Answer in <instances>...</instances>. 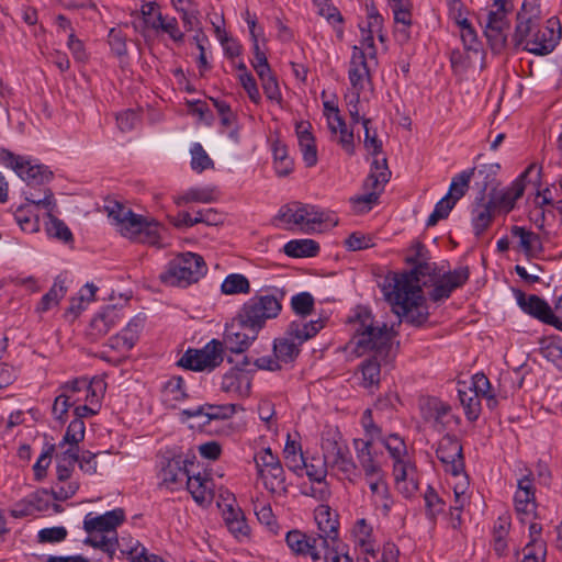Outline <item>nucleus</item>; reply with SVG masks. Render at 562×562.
<instances>
[{
	"mask_svg": "<svg viewBox=\"0 0 562 562\" xmlns=\"http://www.w3.org/2000/svg\"><path fill=\"white\" fill-rule=\"evenodd\" d=\"M540 10L537 0H524L517 13V24L513 41L517 47L535 55L551 53L562 36V27L557 18H551L542 26L539 25Z\"/></svg>",
	"mask_w": 562,
	"mask_h": 562,
	"instance_id": "obj_1",
	"label": "nucleus"
},
{
	"mask_svg": "<svg viewBox=\"0 0 562 562\" xmlns=\"http://www.w3.org/2000/svg\"><path fill=\"white\" fill-rule=\"evenodd\" d=\"M323 321H293L288 326L282 337L273 341V355L257 358L254 364L260 370L280 371L286 364L292 363L300 355L301 345L314 337L322 328Z\"/></svg>",
	"mask_w": 562,
	"mask_h": 562,
	"instance_id": "obj_2",
	"label": "nucleus"
},
{
	"mask_svg": "<svg viewBox=\"0 0 562 562\" xmlns=\"http://www.w3.org/2000/svg\"><path fill=\"white\" fill-rule=\"evenodd\" d=\"M351 323L355 333L349 344L358 356L373 353L376 359L392 361L393 331L386 324H376L367 310H359Z\"/></svg>",
	"mask_w": 562,
	"mask_h": 562,
	"instance_id": "obj_3",
	"label": "nucleus"
},
{
	"mask_svg": "<svg viewBox=\"0 0 562 562\" xmlns=\"http://www.w3.org/2000/svg\"><path fill=\"white\" fill-rule=\"evenodd\" d=\"M285 292L272 289L271 292L256 294L239 310L236 321L241 329L261 330L267 321L279 316Z\"/></svg>",
	"mask_w": 562,
	"mask_h": 562,
	"instance_id": "obj_4",
	"label": "nucleus"
},
{
	"mask_svg": "<svg viewBox=\"0 0 562 562\" xmlns=\"http://www.w3.org/2000/svg\"><path fill=\"white\" fill-rule=\"evenodd\" d=\"M414 248L415 255L407 258V261L414 265V268L409 272L394 274L385 284L387 289L423 294L422 286H426L435 280L436 266L427 261L425 246L417 243Z\"/></svg>",
	"mask_w": 562,
	"mask_h": 562,
	"instance_id": "obj_5",
	"label": "nucleus"
},
{
	"mask_svg": "<svg viewBox=\"0 0 562 562\" xmlns=\"http://www.w3.org/2000/svg\"><path fill=\"white\" fill-rule=\"evenodd\" d=\"M274 220L282 223L288 229L297 227L306 234L314 232L316 226L324 223L337 225V218L333 213L302 202H292L281 206Z\"/></svg>",
	"mask_w": 562,
	"mask_h": 562,
	"instance_id": "obj_6",
	"label": "nucleus"
},
{
	"mask_svg": "<svg viewBox=\"0 0 562 562\" xmlns=\"http://www.w3.org/2000/svg\"><path fill=\"white\" fill-rule=\"evenodd\" d=\"M384 447L393 459V475L397 490L406 497L418 490L416 467L412 462L404 440L396 434L382 438Z\"/></svg>",
	"mask_w": 562,
	"mask_h": 562,
	"instance_id": "obj_7",
	"label": "nucleus"
},
{
	"mask_svg": "<svg viewBox=\"0 0 562 562\" xmlns=\"http://www.w3.org/2000/svg\"><path fill=\"white\" fill-rule=\"evenodd\" d=\"M207 271L202 256L186 252L172 259L160 274L162 283L170 286L187 288L198 282Z\"/></svg>",
	"mask_w": 562,
	"mask_h": 562,
	"instance_id": "obj_8",
	"label": "nucleus"
},
{
	"mask_svg": "<svg viewBox=\"0 0 562 562\" xmlns=\"http://www.w3.org/2000/svg\"><path fill=\"white\" fill-rule=\"evenodd\" d=\"M387 302L392 305L393 312L400 317H405L406 322L420 326L428 319V312L423 306L424 296L414 292H405L387 289L383 286Z\"/></svg>",
	"mask_w": 562,
	"mask_h": 562,
	"instance_id": "obj_9",
	"label": "nucleus"
},
{
	"mask_svg": "<svg viewBox=\"0 0 562 562\" xmlns=\"http://www.w3.org/2000/svg\"><path fill=\"white\" fill-rule=\"evenodd\" d=\"M223 346L213 339L203 349H188L177 361V366L192 370H212L223 361Z\"/></svg>",
	"mask_w": 562,
	"mask_h": 562,
	"instance_id": "obj_10",
	"label": "nucleus"
},
{
	"mask_svg": "<svg viewBox=\"0 0 562 562\" xmlns=\"http://www.w3.org/2000/svg\"><path fill=\"white\" fill-rule=\"evenodd\" d=\"M0 160L12 168L27 186L48 183L53 179V172L46 166L31 165L24 157L8 149L0 150Z\"/></svg>",
	"mask_w": 562,
	"mask_h": 562,
	"instance_id": "obj_11",
	"label": "nucleus"
},
{
	"mask_svg": "<svg viewBox=\"0 0 562 562\" xmlns=\"http://www.w3.org/2000/svg\"><path fill=\"white\" fill-rule=\"evenodd\" d=\"M285 542L290 550L300 555H308L312 562H326V541L294 529L286 533Z\"/></svg>",
	"mask_w": 562,
	"mask_h": 562,
	"instance_id": "obj_12",
	"label": "nucleus"
},
{
	"mask_svg": "<svg viewBox=\"0 0 562 562\" xmlns=\"http://www.w3.org/2000/svg\"><path fill=\"white\" fill-rule=\"evenodd\" d=\"M27 200L34 203L37 209L43 207L47 211L48 222L46 223L45 229L48 236L57 238L64 243L72 240V233L68 226L53 214L56 211L57 204L50 189L44 190V196L42 199H34L31 195L27 196Z\"/></svg>",
	"mask_w": 562,
	"mask_h": 562,
	"instance_id": "obj_13",
	"label": "nucleus"
},
{
	"mask_svg": "<svg viewBox=\"0 0 562 562\" xmlns=\"http://www.w3.org/2000/svg\"><path fill=\"white\" fill-rule=\"evenodd\" d=\"M506 7L497 4V9L487 12L484 33L494 52H501L505 48L507 42V31L509 23L506 19Z\"/></svg>",
	"mask_w": 562,
	"mask_h": 562,
	"instance_id": "obj_14",
	"label": "nucleus"
},
{
	"mask_svg": "<svg viewBox=\"0 0 562 562\" xmlns=\"http://www.w3.org/2000/svg\"><path fill=\"white\" fill-rule=\"evenodd\" d=\"M436 454L442 463L446 472L451 473L454 476L463 473L464 459L462 445L457 437L451 435L443 436L438 443Z\"/></svg>",
	"mask_w": 562,
	"mask_h": 562,
	"instance_id": "obj_15",
	"label": "nucleus"
},
{
	"mask_svg": "<svg viewBox=\"0 0 562 562\" xmlns=\"http://www.w3.org/2000/svg\"><path fill=\"white\" fill-rule=\"evenodd\" d=\"M353 446L356 449L357 465L358 470L360 471V479L363 477L364 481H369L385 475L376 453L372 450V446H370V441H363V439H355Z\"/></svg>",
	"mask_w": 562,
	"mask_h": 562,
	"instance_id": "obj_16",
	"label": "nucleus"
},
{
	"mask_svg": "<svg viewBox=\"0 0 562 562\" xmlns=\"http://www.w3.org/2000/svg\"><path fill=\"white\" fill-rule=\"evenodd\" d=\"M470 277V269L468 266H460L452 271L446 272L434 284L432 291L429 293L434 302H439L448 299L451 293L463 286Z\"/></svg>",
	"mask_w": 562,
	"mask_h": 562,
	"instance_id": "obj_17",
	"label": "nucleus"
},
{
	"mask_svg": "<svg viewBox=\"0 0 562 562\" xmlns=\"http://www.w3.org/2000/svg\"><path fill=\"white\" fill-rule=\"evenodd\" d=\"M125 520V512L123 508H115L103 515L94 516L92 513L86 515L83 519V529L88 533L94 531L104 532L116 536V528Z\"/></svg>",
	"mask_w": 562,
	"mask_h": 562,
	"instance_id": "obj_18",
	"label": "nucleus"
},
{
	"mask_svg": "<svg viewBox=\"0 0 562 562\" xmlns=\"http://www.w3.org/2000/svg\"><path fill=\"white\" fill-rule=\"evenodd\" d=\"M315 521L318 533L316 538L326 541V548L334 546L338 538V516L331 512L329 506L321 505L315 509Z\"/></svg>",
	"mask_w": 562,
	"mask_h": 562,
	"instance_id": "obj_19",
	"label": "nucleus"
},
{
	"mask_svg": "<svg viewBox=\"0 0 562 562\" xmlns=\"http://www.w3.org/2000/svg\"><path fill=\"white\" fill-rule=\"evenodd\" d=\"M104 209L109 218L123 236L139 227L138 215L125 205L116 201H110Z\"/></svg>",
	"mask_w": 562,
	"mask_h": 562,
	"instance_id": "obj_20",
	"label": "nucleus"
},
{
	"mask_svg": "<svg viewBox=\"0 0 562 562\" xmlns=\"http://www.w3.org/2000/svg\"><path fill=\"white\" fill-rule=\"evenodd\" d=\"M123 315L115 306H106L90 322L88 336L91 340H98L106 335L121 319Z\"/></svg>",
	"mask_w": 562,
	"mask_h": 562,
	"instance_id": "obj_21",
	"label": "nucleus"
},
{
	"mask_svg": "<svg viewBox=\"0 0 562 562\" xmlns=\"http://www.w3.org/2000/svg\"><path fill=\"white\" fill-rule=\"evenodd\" d=\"M516 299L518 305L525 313L531 315L544 324L550 325L552 308L543 299L536 294L527 295L522 291L516 292Z\"/></svg>",
	"mask_w": 562,
	"mask_h": 562,
	"instance_id": "obj_22",
	"label": "nucleus"
},
{
	"mask_svg": "<svg viewBox=\"0 0 562 562\" xmlns=\"http://www.w3.org/2000/svg\"><path fill=\"white\" fill-rule=\"evenodd\" d=\"M371 492V501L376 510H380L383 516H387L394 501L390 493L386 482V474L366 481Z\"/></svg>",
	"mask_w": 562,
	"mask_h": 562,
	"instance_id": "obj_23",
	"label": "nucleus"
},
{
	"mask_svg": "<svg viewBox=\"0 0 562 562\" xmlns=\"http://www.w3.org/2000/svg\"><path fill=\"white\" fill-rule=\"evenodd\" d=\"M188 473L186 461L181 458H173L167 461L159 475L161 484L168 490L175 491L182 486Z\"/></svg>",
	"mask_w": 562,
	"mask_h": 562,
	"instance_id": "obj_24",
	"label": "nucleus"
},
{
	"mask_svg": "<svg viewBox=\"0 0 562 562\" xmlns=\"http://www.w3.org/2000/svg\"><path fill=\"white\" fill-rule=\"evenodd\" d=\"M348 76L352 88L359 93L363 90L364 82L370 79V71L368 63L364 59V52L360 50L358 46L352 47Z\"/></svg>",
	"mask_w": 562,
	"mask_h": 562,
	"instance_id": "obj_25",
	"label": "nucleus"
},
{
	"mask_svg": "<svg viewBox=\"0 0 562 562\" xmlns=\"http://www.w3.org/2000/svg\"><path fill=\"white\" fill-rule=\"evenodd\" d=\"M221 389L225 393L238 397H246L250 394L251 379L249 374L241 370H231L222 378Z\"/></svg>",
	"mask_w": 562,
	"mask_h": 562,
	"instance_id": "obj_26",
	"label": "nucleus"
},
{
	"mask_svg": "<svg viewBox=\"0 0 562 562\" xmlns=\"http://www.w3.org/2000/svg\"><path fill=\"white\" fill-rule=\"evenodd\" d=\"M390 178L391 171L389 170L386 158H382L381 160L374 159L371 171L363 183V188L368 192H376V198H379Z\"/></svg>",
	"mask_w": 562,
	"mask_h": 562,
	"instance_id": "obj_27",
	"label": "nucleus"
},
{
	"mask_svg": "<svg viewBox=\"0 0 562 562\" xmlns=\"http://www.w3.org/2000/svg\"><path fill=\"white\" fill-rule=\"evenodd\" d=\"M310 127V123L299 122L296 123L295 131L303 160L307 167H313L317 164V149Z\"/></svg>",
	"mask_w": 562,
	"mask_h": 562,
	"instance_id": "obj_28",
	"label": "nucleus"
},
{
	"mask_svg": "<svg viewBox=\"0 0 562 562\" xmlns=\"http://www.w3.org/2000/svg\"><path fill=\"white\" fill-rule=\"evenodd\" d=\"M537 169V178L540 176L541 168H537L535 164H531L513 183L512 186L503 192L499 198V204L510 211L515 202L520 199L525 192L526 179L531 172Z\"/></svg>",
	"mask_w": 562,
	"mask_h": 562,
	"instance_id": "obj_29",
	"label": "nucleus"
},
{
	"mask_svg": "<svg viewBox=\"0 0 562 562\" xmlns=\"http://www.w3.org/2000/svg\"><path fill=\"white\" fill-rule=\"evenodd\" d=\"M138 224L135 231H131L128 234H125L124 237H127L132 240L148 244L151 246L160 245V227L157 223L147 222L143 216L138 215Z\"/></svg>",
	"mask_w": 562,
	"mask_h": 562,
	"instance_id": "obj_30",
	"label": "nucleus"
},
{
	"mask_svg": "<svg viewBox=\"0 0 562 562\" xmlns=\"http://www.w3.org/2000/svg\"><path fill=\"white\" fill-rule=\"evenodd\" d=\"M510 233L513 237L519 238V247L527 257H537L543 250L538 234L520 226H513Z\"/></svg>",
	"mask_w": 562,
	"mask_h": 562,
	"instance_id": "obj_31",
	"label": "nucleus"
},
{
	"mask_svg": "<svg viewBox=\"0 0 562 562\" xmlns=\"http://www.w3.org/2000/svg\"><path fill=\"white\" fill-rule=\"evenodd\" d=\"M147 24L155 31H161L177 44L184 42V33L180 30L179 23L175 16L164 15L157 12L154 20H147Z\"/></svg>",
	"mask_w": 562,
	"mask_h": 562,
	"instance_id": "obj_32",
	"label": "nucleus"
},
{
	"mask_svg": "<svg viewBox=\"0 0 562 562\" xmlns=\"http://www.w3.org/2000/svg\"><path fill=\"white\" fill-rule=\"evenodd\" d=\"M35 195L33 193H29L25 195L26 203L19 206L14 212V218L23 232L26 233H36L40 231V217L37 214H34L32 207H37L34 203L27 200V196Z\"/></svg>",
	"mask_w": 562,
	"mask_h": 562,
	"instance_id": "obj_33",
	"label": "nucleus"
},
{
	"mask_svg": "<svg viewBox=\"0 0 562 562\" xmlns=\"http://www.w3.org/2000/svg\"><path fill=\"white\" fill-rule=\"evenodd\" d=\"M188 491L191 493L194 501L199 504L211 502L213 498L212 486L213 482L210 479L202 477L200 474L186 477Z\"/></svg>",
	"mask_w": 562,
	"mask_h": 562,
	"instance_id": "obj_34",
	"label": "nucleus"
},
{
	"mask_svg": "<svg viewBox=\"0 0 562 562\" xmlns=\"http://www.w3.org/2000/svg\"><path fill=\"white\" fill-rule=\"evenodd\" d=\"M235 326H231L225 331V342L227 348L232 352L240 353L245 351L251 342L257 338L259 330L247 329L248 333H243L239 330H234Z\"/></svg>",
	"mask_w": 562,
	"mask_h": 562,
	"instance_id": "obj_35",
	"label": "nucleus"
},
{
	"mask_svg": "<svg viewBox=\"0 0 562 562\" xmlns=\"http://www.w3.org/2000/svg\"><path fill=\"white\" fill-rule=\"evenodd\" d=\"M327 125L333 135L339 134L338 143L346 153L352 155L355 153L353 132L347 127L340 114L329 116Z\"/></svg>",
	"mask_w": 562,
	"mask_h": 562,
	"instance_id": "obj_36",
	"label": "nucleus"
},
{
	"mask_svg": "<svg viewBox=\"0 0 562 562\" xmlns=\"http://www.w3.org/2000/svg\"><path fill=\"white\" fill-rule=\"evenodd\" d=\"M235 414V405L226 404V405H202L194 409H184L183 415L189 418L205 416L209 420L212 419H225L229 418Z\"/></svg>",
	"mask_w": 562,
	"mask_h": 562,
	"instance_id": "obj_37",
	"label": "nucleus"
},
{
	"mask_svg": "<svg viewBox=\"0 0 562 562\" xmlns=\"http://www.w3.org/2000/svg\"><path fill=\"white\" fill-rule=\"evenodd\" d=\"M330 469L338 471L350 483L356 484L360 480V471L357 462L352 460L349 449L347 452L340 453L327 463Z\"/></svg>",
	"mask_w": 562,
	"mask_h": 562,
	"instance_id": "obj_38",
	"label": "nucleus"
},
{
	"mask_svg": "<svg viewBox=\"0 0 562 562\" xmlns=\"http://www.w3.org/2000/svg\"><path fill=\"white\" fill-rule=\"evenodd\" d=\"M348 446L342 440V437L337 431H326L322 437V451L323 460L330 462L334 458L342 452H347Z\"/></svg>",
	"mask_w": 562,
	"mask_h": 562,
	"instance_id": "obj_39",
	"label": "nucleus"
},
{
	"mask_svg": "<svg viewBox=\"0 0 562 562\" xmlns=\"http://www.w3.org/2000/svg\"><path fill=\"white\" fill-rule=\"evenodd\" d=\"M450 413V406L437 398H429L423 406V416L435 427L441 429L445 426L446 417Z\"/></svg>",
	"mask_w": 562,
	"mask_h": 562,
	"instance_id": "obj_40",
	"label": "nucleus"
},
{
	"mask_svg": "<svg viewBox=\"0 0 562 562\" xmlns=\"http://www.w3.org/2000/svg\"><path fill=\"white\" fill-rule=\"evenodd\" d=\"M258 475L262 480L265 487L270 493L281 494L286 492L285 476L282 465L261 470Z\"/></svg>",
	"mask_w": 562,
	"mask_h": 562,
	"instance_id": "obj_41",
	"label": "nucleus"
},
{
	"mask_svg": "<svg viewBox=\"0 0 562 562\" xmlns=\"http://www.w3.org/2000/svg\"><path fill=\"white\" fill-rule=\"evenodd\" d=\"M494 217V204H477L472 212V225L475 236L480 237L491 225Z\"/></svg>",
	"mask_w": 562,
	"mask_h": 562,
	"instance_id": "obj_42",
	"label": "nucleus"
},
{
	"mask_svg": "<svg viewBox=\"0 0 562 562\" xmlns=\"http://www.w3.org/2000/svg\"><path fill=\"white\" fill-rule=\"evenodd\" d=\"M83 543L100 549L106 553L109 561L111 562L119 546V540L117 536L94 531L93 533H89V537L85 539Z\"/></svg>",
	"mask_w": 562,
	"mask_h": 562,
	"instance_id": "obj_43",
	"label": "nucleus"
},
{
	"mask_svg": "<svg viewBox=\"0 0 562 562\" xmlns=\"http://www.w3.org/2000/svg\"><path fill=\"white\" fill-rule=\"evenodd\" d=\"M475 168L463 170L462 172L456 175L450 183L449 191L445 195L449 200H452L453 203L457 204V202L463 198L469 190L470 181L472 177L474 176Z\"/></svg>",
	"mask_w": 562,
	"mask_h": 562,
	"instance_id": "obj_44",
	"label": "nucleus"
},
{
	"mask_svg": "<svg viewBox=\"0 0 562 562\" xmlns=\"http://www.w3.org/2000/svg\"><path fill=\"white\" fill-rule=\"evenodd\" d=\"M285 255L293 258L314 257L319 251L318 244L313 239H294L284 245Z\"/></svg>",
	"mask_w": 562,
	"mask_h": 562,
	"instance_id": "obj_45",
	"label": "nucleus"
},
{
	"mask_svg": "<svg viewBox=\"0 0 562 562\" xmlns=\"http://www.w3.org/2000/svg\"><path fill=\"white\" fill-rule=\"evenodd\" d=\"M186 397L184 381L181 376H172L164 385L162 398L166 405L175 407L178 402Z\"/></svg>",
	"mask_w": 562,
	"mask_h": 562,
	"instance_id": "obj_46",
	"label": "nucleus"
},
{
	"mask_svg": "<svg viewBox=\"0 0 562 562\" xmlns=\"http://www.w3.org/2000/svg\"><path fill=\"white\" fill-rule=\"evenodd\" d=\"M215 200V191L211 188H192L186 191L183 194L173 198V201L178 206L191 202L211 203Z\"/></svg>",
	"mask_w": 562,
	"mask_h": 562,
	"instance_id": "obj_47",
	"label": "nucleus"
},
{
	"mask_svg": "<svg viewBox=\"0 0 562 562\" xmlns=\"http://www.w3.org/2000/svg\"><path fill=\"white\" fill-rule=\"evenodd\" d=\"M221 291L227 295L248 294L250 292V282L244 274L232 273L224 279Z\"/></svg>",
	"mask_w": 562,
	"mask_h": 562,
	"instance_id": "obj_48",
	"label": "nucleus"
},
{
	"mask_svg": "<svg viewBox=\"0 0 562 562\" xmlns=\"http://www.w3.org/2000/svg\"><path fill=\"white\" fill-rule=\"evenodd\" d=\"M459 398L469 420H476L481 412V402L477 393L472 389L459 390Z\"/></svg>",
	"mask_w": 562,
	"mask_h": 562,
	"instance_id": "obj_49",
	"label": "nucleus"
},
{
	"mask_svg": "<svg viewBox=\"0 0 562 562\" xmlns=\"http://www.w3.org/2000/svg\"><path fill=\"white\" fill-rule=\"evenodd\" d=\"M382 363L386 362L372 356V358L361 364L363 385L366 387L379 384Z\"/></svg>",
	"mask_w": 562,
	"mask_h": 562,
	"instance_id": "obj_50",
	"label": "nucleus"
},
{
	"mask_svg": "<svg viewBox=\"0 0 562 562\" xmlns=\"http://www.w3.org/2000/svg\"><path fill=\"white\" fill-rule=\"evenodd\" d=\"M86 426L83 420L75 418L67 427L63 440L58 443V448L63 449L66 445H79L85 439Z\"/></svg>",
	"mask_w": 562,
	"mask_h": 562,
	"instance_id": "obj_51",
	"label": "nucleus"
},
{
	"mask_svg": "<svg viewBox=\"0 0 562 562\" xmlns=\"http://www.w3.org/2000/svg\"><path fill=\"white\" fill-rule=\"evenodd\" d=\"M261 87L263 89V92L268 100L272 102H277L278 104H281L282 102V94L279 87V82L276 78V76L272 74L271 70L262 72V75H258Z\"/></svg>",
	"mask_w": 562,
	"mask_h": 562,
	"instance_id": "obj_52",
	"label": "nucleus"
},
{
	"mask_svg": "<svg viewBox=\"0 0 562 562\" xmlns=\"http://www.w3.org/2000/svg\"><path fill=\"white\" fill-rule=\"evenodd\" d=\"M274 169L279 177H285L293 170L294 162L288 155V149L283 145H276L273 148Z\"/></svg>",
	"mask_w": 562,
	"mask_h": 562,
	"instance_id": "obj_53",
	"label": "nucleus"
},
{
	"mask_svg": "<svg viewBox=\"0 0 562 562\" xmlns=\"http://www.w3.org/2000/svg\"><path fill=\"white\" fill-rule=\"evenodd\" d=\"M291 306L296 315L306 317L314 310V297L308 292H301L292 297Z\"/></svg>",
	"mask_w": 562,
	"mask_h": 562,
	"instance_id": "obj_54",
	"label": "nucleus"
},
{
	"mask_svg": "<svg viewBox=\"0 0 562 562\" xmlns=\"http://www.w3.org/2000/svg\"><path fill=\"white\" fill-rule=\"evenodd\" d=\"M426 514L432 521L436 520L438 514L443 512L445 502L438 496L432 487H428L424 495Z\"/></svg>",
	"mask_w": 562,
	"mask_h": 562,
	"instance_id": "obj_55",
	"label": "nucleus"
},
{
	"mask_svg": "<svg viewBox=\"0 0 562 562\" xmlns=\"http://www.w3.org/2000/svg\"><path fill=\"white\" fill-rule=\"evenodd\" d=\"M66 289L61 283L55 282L50 290L43 295L40 301L36 311L37 312H46L52 306L57 305L58 301L65 295Z\"/></svg>",
	"mask_w": 562,
	"mask_h": 562,
	"instance_id": "obj_56",
	"label": "nucleus"
},
{
	"mask_svg": "<svg viewBox=\"0 0 562 562\" xmlns=\"http://www.w3.org/2000/svg\"><path fill=\"white\" fill-rule=\"evenodd\" d=\"M456 203L452 200H449L447 196H443L437 204L432 213L429 215L427 220V226H435L440 220H445L449 216L451 210L454 207Z\"/></svg>",
	"mask_w": 562,
	"mask_h": 562,
	"instance_id": "obj_57",
	"label": "nucleus"
},
{
	"mask_svg": "<svg viewBox=\"0 0 562 562\" xmlns=\"http://www.w3.org/2000/svg\"><path fill=\"white\" fill-rule=\"evenodd\" d=\"M191 167L196 172H202L203 170L213 167V161L209 157V155L203 149L202 145L196 143L191 148Z\"/></svg>",
	"mask_w": 562,
	"mask_h": 562,
	"instance_id": "obj_58",
	"label": "nucleus"
},
{
	"mask_svg": "<svg viewBox=\"0 0 562 562\" xmlns=\"http://www.w3.org/2000/svg\"><path fill=\"white\" fill-rule=\"evenodd\" d=\"M361 423L367 436V439H363V441H370V446H372L375 440L383 438L382 429L372 419L371 409L368 408L364 411Z\"/></svg>",
	"mask_w": 562,
	"mask_h": 562,
	"instance_id": "obj_59",
	"label": "nucleus"
},
{
	"mask_svg": "<svg viewBox=\"0 0 562 562\" xmlns=\"http://www.w3.org/2000/svg\"><path fill=\"white\" fill-rule=\"evenodd\" d=\"M371 120L370 119H363L362 125L364 128V147L368 150L369 154L372 156H378L382 153V142L378 138V134L375 131L371 133L369 124Z\"/></svg>",
	"mask_w": 562,
	"mask_h": 562,
	"instance_id": "obj_60",
	"label": "nucleus"
},
{
	"mask_svg": "<svg viewBox=\"0 0 562 562\" xmlns=\"http://www.w3.org/2000/svg\"><path fill=\"white\" fill-rule=\"evenodd\" d=\"M68 531L63 526L44 528L38 531L37 538L41 543H58L66 539Z\"/></svg>",
	"mask_w": 562,
	"mask_h": 562,
	"instance_id": "obj_61",
	"label": "nucleus"
},
{
	"mask_svg": "<svg viewBox=\"0 0 562 562\" xmlns=\"http://www.w3.org/2000/svg\"><path fill=\"white\" fill-rule=\"evenodd\" d=\"M515 509L518 514H530L536 509V496L526 492H516Z\"/></svg>",
	"mask_w": 562,
	"mask_h": 562,
	"instance_id": "obj_62",
	"label": "nucleus"
},
{
	"mask_svg": "<svg viewBox=\"0 0 562 562\" xmlns=\"http://www.w3.org/2000/svg\"><path fill=\"white\" fill-rule=\"evenodd\" d=\"M238 79L251 102L259 104L261 101V95L254 76L250 72H243L239 74Z\"/></svg>",
	"mask_w": 562,
	"mask_h": 562,
	"instance_id": "obj_63",
	"label": "nucleus"
},
{
	"mask_svg": "<svg viewBox=\"0 0 562 562\" xmlns=\"http://www.w3.org/2000/svg\"><path fill=\"white\" fill-rule=\"evenodd\" d=\"M542 356L557 366H562V340L550 341L541 348Z\"/></svg>",
	"mask_w": 562,
	"mask_h": 562,
	"instance_id": "obj_64",
	"label": "nucleus"
}]
</instances>
